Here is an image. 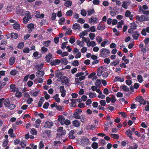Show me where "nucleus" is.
<instances>
[{
	"label": "nucleus",
	"instance_id": "obj_1",
	"mask_svg": "<svg viewBox=\"0 0 149 149\" xmlns=\"http://www.w3.org/2000/svg\"><path fill=\"white\" fill-rule=\"evenodd\" d=\"M100 56L106 57L110 53L109 50L105 48H103L100 51Z\"/></svg>",
	"mask_w": 149,
	"mask_h": 149
},
{
	"label": "nucleus",
	"instance_id": "obj_2",
	"mask_svg": "<svg viewBox=\"0 0 149 149\" xmlns=\"http://www.w3.org/2000/svg\"><path fill=\"white\" fill-rule=\"evenodd\" d=\"M63 127H60L58 128L57 130L58 133L57 135L58 136L60 137L61 136L65 135L66 134L65 130H63Z\"/></svg>",
	"mask_w": 149,
	"mask_h": 149
},
{
	"label": "nucleus",
	"instance_id": "obj_3",
	"mask_svg": "<svg viewBox=\"0 0 149 149\" xmlns=\"http://www.w3.org/2000/svg\"><path fill=\"white\" fill-rule=\"evenodd\" d=\"M136 100L137 101L140 102V105H141L142 104L145 105L146 104L145 101L141 96L140 97H137L136 98Z\"/></svg>",
	"mask_w": 149,
	"mask_h": 149
},
{
	"label": "nucleus",
	"instance_id": "obj_4",
	"mask_svg": "<svg viewBox=\"0 0 149 149\" xmlns=\"http://www.w3.org/2000/svg\"><path fill=\"white\" fill-rule=\"evenodd\" d=\"M105 28V26L104 24V23L101 22L97 26V29L99 30L102 31L104 30Z\"/></svg>",
	"mask_w": 149,
	"mask_h": 149
},
{
	"label": "nucleus",
	"instance_id": "obj_5",
	"mask_svg": "<svg viewBox=\"0 0 149 149\" xmlns=\"http://www.w3.org/2000/svg\"><path fill=\"white\" fill-rule=\"evenodd\" d=\"M53 125V123L51 120H48L45 123L44 127L50 128Z\"/></svg>",
	"mask_w": 149,
	"mask_h": 149
},
{
	"label": "nucleus",
	"instance_id": "obj_6",
	"mask_svg": "<svg viewBox=\"0 0 149 149\" xmlns=\"http://www.w3.org/2000/svg\"><path fill=\"white\" fill-rule=\"evenodd\" d=\"M125 16L126 17H129L130 19L131 20L133 19V15L131 14V12L129 10H127L126 11Z\"/></svg>",
	"mask_w": 149,
	"mask_h": 149
},
{
	"label": "nucleus",
	"instance_id": "obj_7",
	"mask_svg": "<svg viewBox=\"0 0 149 149\" xmlns=\"http://www.w3.org/2000/svg\"><path fill=\"white\" fill-rule=\"evenodd\" d=\"M140 35V33L138 31H134L132 33V37L134 39L137 40Z\"/></svg>",
	"mask_w": 149,
	"mask_h": 149
},
{
	"label": "nucleus",
	"instance_id": "obj_8",
	"mask_svg": "<svg viewBox=\"0 0 149 149\" xmlns=\"http://www.w3.org/2000/svg\"><path fill=\"white\" fill-rule=\"evenodd\" d=\"M89 21L90 23L93 22V24H96L98 22V19L97 17L92 16L89 19Z\"/></svg>",
	"mask_w": 149,
	"mask_h": 149
},
{
	"label": "nucleus",
	"instance_id": "obj_9",
	"mask_svg": "<svg viewBox=\"0 0 149 149\" xmlns=\"http://www.w3.org/2000/svg\"><path fill=\"white\" fill-rule=\"evenodd\" d=\"M81 144L87 145L89 142V140L87 138H84L81 139Z\"/></svg>",
	"mask_w": 149,
	"mask_h": 149
},
{
	"label": "nucleus",
	"instance_id": "obj_10",
	"mask_svg": "<svg viewBox=\"0 0 149 149\" xmlns=\"http://www.w3.org/2000/svg\"><path fill=\"white\" fill-rule=\"evenodd\" d=\"M61 84L63 85L64 84L67 85L69 83V81L68 79V78L66 77H64L62 79V80L61 81Z\"/></svg>",
	"mask_w": 149,
	"mask_h": 149
},
{
	"label": "nucleus",
	"instance_id": "obj_11",
	"mask_svg": "<svg viewBox=\"0 0 149 149\" xmlns=\"http://www.w3.org/2000/svg\"><path fill=\"white\" fill-rule=\"evenodd\" d=\"M104 72V68L102 67H99L97 70V75L99 76H101Z\"/></svg>",
	"mask_w": 149,
	"mask_h": 149
},
{
	"label": "nucleus",
	"instance_id": "obj_12",
	"mask_svg": "<svg viewBox=\"0 0 149 149\" xmlns=\"http://www.w3.org/2000/svg\"><path fill=\"white\" fill-rule=\"evenodd\" d=\"M141 22L148 21L149 20V17L147 15H142L141 16V18L140 19Z\"/></svg>",
	"mask_w": 149,
	"mask_h": 149
},
{
	"label": "nucleus",
	"instance_id": "obj_13",
	"mask_svg": "<svg viewBox=\"0 0 149 149\" xmlns=\"http://www.w3.org/2000/svg\"><path fill=\"white\" fill-rule=\"evenodd\" d=\"M85 78V76H83L79 77V78H76L75 79V82L76 83H80L79 81H81L84 79Z\"/></svg>",
	"mask_w": 149,
	"mask_h": 149
},
{
	"label": "nucleus",
	"instance_id": "obj_14",
	"mask_svg": "<svg viewBox=\"0 0 149 149\" xmlns=\"http://www.w3.org/2000/svg\"><path fill=\"white\" fill-rule=\"evenodd\" d=\"M52 57V54L49 53L46 56V61L47 62L49 63L50 61V59Z\"/></svg>",
	"mask_w": 149,
	"mask_h": 149
},
{
	"label": "nucleus",
	"instance_id": "obj_15",
	"mask_svg": "<svg viewBox=\"0 0 149 149\" xmlns=\"http://www.w3.org/2000/svg\"><path fill=\"white\" fill-rule=\"evenodd\" d=\"M126 134L131 139H132L133 138L132 136V132L130 129H128L126 132Z\"/></svg>",
	"mask_w": 149,
	"mask_h": 149
},
{
	"label": "nucleus",
	"instance_id": "obj_16",
	"mask_svg": "<svg viewBox=\"0 0 149 149\" xmlns=\"http://www.w3.org/2000/svg\"><path fill=\"white\" fill-rule=\"evenodd\" d=\"M72 123L74 126L77 127L79 126L80 124V122L77 120H74L72 122Z\"/></svg>",
	"mask_w": 149,
	"mask_h": 149
},
{
	"label": "nucleus",
	"instance_id": "obj_17",
	"mask_svg": "<svg viewBox=\"0 0 149 149\" xmlns=\"http://www.w3.org/2000/svg\"><path fill=\"white\" fill-rule=\"evenodd\" d=\"M27 28L29 29V33H30L32 31V30L34 28V25L32 24H30L28 25Z\"/></svg>",
	"mask_w": 149,
	"mask_h": 149
},
{
	"label": "nucleus",
	"instance_id": "obj_18",
	"mask_svg": "<svg viewBox=\"0 0 149 149\" xmlns=\"http://www.w3.org/2000/svg\"><path fill=\"white\" fill-rule=\"evenodd\" d=\"M44 74V72L43 70L38 71L36 72V76L39 77L42 76Z\"/></svg>",
	"mask_w": 149,
	"mask_h": 149
},
{
	"label": "nucleus",
	"instance_id": "obj_19",
	"mask_svg": "<svg viewBox=\"0 0 149 149\" xmlns=\"http://www.w3.org/2000/svg\"><path fill=\"white\" fill-rule=\"evenodd\" d=\"M4 104L5 106L6 107H7L10 104V102L9 99L8 98H7L6 99H4Z\"/></svg>",
	"mask_w": 149,
	"mask_h": 149
},
{
	"label": "nucleus",
	"instance_id": "obj_20",
	"mask_svg": "<svg viewBox=\"0 0 149 149\" xmlns=\"http://www.w3.org/2000/svg\"><path fill=\"white\" fill-rule=\"evenodd\" d=\"M74 132L73 130H72L70 132L69 134V137L70 139H74L75 137L73 134H74Z\"/></svg>",
	"mask_w": 149,
	"mask_h": 149
},
{
	"label": "nucleus",
	"instance_id": "obj_21",
	"mask_svg": "<svg viewBox=\"0 0 149 149\" xmlns=\"http://www.w3.org/2000/svg\"><path fill=\"white\" fill-rule=\"evenodd\" d=\"M81 27L79 24L75 23L73 24L72 28L74 30L79 29H80Z\"/></svg>",
	"mask_w": 149,
	"mask_h": 149
},
{
	"label": "nucleus",
	"instance_id": "obj_22",
	"mask_svg": "<svg viewBox=\"0 0 149 149\" xmlns=\"http://www.w3.org/2000/svg\"><path fill=\"white\" fill-rule=\"evenodd\" d=\"M65 118L63 116H59L58 118V120L60 122L61 125H63L64 124V122Z\"/></svg>",
	"mask_w": 149,
	"mask_h": 149
},
{
	"label": "nucleus",
	"instance_id": "obj_23",
	"mask_svg": "<svg viewBox=\"0 0 149 149\" xmlns=\"http://www.w3.org/2000/svg\"><path fill=\"white\" fill-rule=\"evenodd\" d=\"M45 99L43 97H41L40 100L38 103V107H41L42 104L43 103V102L44 101Z\"/></svg>",
	"mask_w": 149,
	"mask_h": 149
},
{
	"label": "nucleus",
	"instance_id": "obj_24",
	"mask_svg": "<svg viewBox=\"0 0 149 149\" xmlns=\"http://www.w3.org/2000/svg\"><path fill=\"white\" fill-rule=\"evenodd\" d=\"M13 28L17 30H19L20 29V25L17 23H15L13 24Z\"/></svg>",
	"mask_w": 149,
	"mask_h": 149
},
{
	"label": "nucleus",
	"instance_id": "obj_25",
	"mask_svg": "<svg viewBox=\"0 0 149 149\" xmlns=\"http://www.w3.org/2000/svg\"><path fill=\"white\" fill-rule=\"evenodd\" d=\"M15 58L14 57H11L9 60V64L10 65H13L15 63Z\"/></svg>",
	"mask_w": 149,
	"mask_h": 149
},
{
	"label": "nucleus",
	"instance_id": "obj_26",
	"mask_svg": "<svg viewBox=\"0 0 149 149\" xmlns=\"http://www.w3.org/2000/svg\"><path fill=\"white\" fill-rule=\"evenodd\" d=\"M41 121L40 119H38L35 121V127L36 128L39 127Z\"/></svg>",
	"mask_w": 149,
	"mask_h": 149
},
{
	"label": "nucleus",
	"instance_id": "obj_27",
	"mask_svg": "<svg viewBox=\"0 0 149 149\" xmlns=\"http://www.w3.org/2000/svg\"><path fill=\"white\" fill-rule=\"evenodd\" d=\"M13 130L12 128L10 129L8 131V133L10 134V136L11 137H13L15 136L14 134H13Z\"/></svg>",
	"mask_w": 149,
	"mask_h": 149
},
{
	"label": "nucleus",
	"instance_id": "obj_28",
	"mask_svg": "<svg viewBox=\"0 0 149 149\" xmlns=\"http://www.w3.org/2000/svg\"><path fill=\"white\" fill-rule=\"evenodd\" d=\"M139 12H141L143 14L148 15L149 14V10H144L142 8H140V10H139Z\"/></svg>",
	"mask_w": 149,
	"mask_h": 149
},
{
	"label": "nucleus",
	"instance_id": "obj_29",
	"mask_svg": "<svg viewBox=\"0 0 149 149\" xmlns=\"http://www.w3.org/2000/svg\"><path fill=\"white\" fill-rule=\"evenodd\" d=\"M51 41L49 40L46 41H43L42 44L44 46L46 47H48Z\"/></svg>",
	"mask_w": 149,
	"mask_h": 149
},
{
	"label": "nucleus",
	"instance_id": "obj_30",
	"mask_svg": "<svg viewBox=\"0 0 149 149\" xmlns=\"http://www.w3.org/2000/svg\"><path fill=\"white\" fill-rule=\"evenodd\" d=\"M58 94H56L53 97V98L56 101L58 102H59L60 101V99L58 97Z\"/></svg>",
	"mask_w": 149,
	"mask_h": 149
},
{
	"label": "nucleus",
	"instance_id": "obj_31",
	"mask_svg": "<svg viewBox=\"0 0 149 149\" xmlns=\"http://www.w3.org/2000/svg\"><path fill=\"white\" fill-rule=\"evenodd\" d=\"M120 88L125 91H129V88L127 86L124 85L121 86Z\"/></svg>",
	"mask_w": 149,
	"mask_h": 149
},
{
	"label": "nucleus",
	"instance_id": "obj_32",
	"mask_svg": "<svg viewBox=\"0 0 149 149\" xmlns=\"http://www.w3.org/2000/svg\"><path fill=\"white\" fill-rule=\"evenodd\" d=\"M79 113H77V112L75 111L73 114V117L74 118L79 119L80 118V116Z\"/></svg>",
	"mask_w": 149,
	"mask_h": 149
},
{
	"label": "nucleus",
	"instance_id": "obj_33",
	"mask_svg": "<svg viewBox=\"0 0 149 149\" xmlns=\"http://www.w3.org/2000/svg\"><path fill=\"white\" fill-rule=\"evenodd\" d=\"M116 79V81H120L123 82L124 81V78H121L119 77H116L115 78L114 80Z\"/></svg>",
	"mask_w": 149,
	"mask_h": 149
},
{
	"label": "nucleus",
	"instance_id": "obj_34",
	"mask_svg": "<svg viewBox=\"0 0 149 149\" xmlns=\"http://www.w3.org/2000/svg\"><path fill=\"white\" fill-rule=\"evenodd\" d=\"M88 95L90 98H93L96 96V94L92 92H90L88 94Z\"/></svg>",
	"mask_w": 149,
	"mask_h": 149
},
{
	"label": "nucleus",
	"instance_id": "obj_35",
	"mask_svg": "<svg viewBox=\"0 0 149 149\" xmlns=\"http://www.w3.org/2000/svg\"><path fill=\"white\" fill-rule=\"evenodd\" d=\"M61 63H63L64 65H66L67 64L68 61L67 59L65 58H63L61 59Z\"/></svg>",
	"mask_w": 149,
	"mask_h": 149
},
{
	"label": "nucleus",
	"instance_id": "obj_36",
	"mask_svg": "<svg viewBox=\"0 0 149 149\" xmlns=\"http://www.w3.org/2000/svg\"><path fill=\"white\" fill-rule=\"evenodd\" d=\"M130 27L134 30L136 29L137 25L134 23L132 22L130 24Z\"/></svg>",
	"mask_w": 149,
	"mask_h": 149
},
{
	"label": "nucleus",
	"instance_id": "obj_37",
	"mask_svg": "<svg viewBox=\"0 0 149 149\" xmlns=\"http://www.w3.org/2000/svg\"><path fill=\"white\" fill-rule=\"evenodd\" d=\"M18 35L17 34L15 33H13L11 34V38H13L14 39H16L17 38Z\"/></svg>",
	"mask_w": 149,
	"mask_h": 149
},
{
	"label": "nucleus",
	"instance_id": "obj_38",
	"mask_svg": "<svg viewBox=\"0 0 149 149\" xmlns=\"http://www.w3.org/2000/svg\"><path fill=\"white\" fill-rule=\"evenodd\" d=\"M111 136L113 139H117L119 138V136L118 134H110Z\"/></svg>",
	"mask_w": 149,
	"mask_h": 149
},
{
	"label": "nucleus",
	"instance_id": "obj_39",
	"mask_svg": "<svg viewBox=\"0 0 149 149\" xmlns=\"http://www.w3.org/2000/svg\"><path fill=\"white\" fill-rule=\"evenodd\" d=\"M72 2L70 1H67L65 2V5L67 7L71 6L72 4Z\"/></svg>",
	"mask_w": 149,
	"mask_h": 149
},
{
	"label": "nucleus",
	"instance_id": "obj_40",
	"mask_svg": "<svg viewBox=\"0 0 149 149\" xmlns=\"http://www.w3.org/2000/svg\"><path fill=\"white\" fill-rule=\"evenodd\" d=\"M76 43L77 45H79L80 47H82L84 46V45L82 44L84 43V42L83 41L81 42L79 40H77L76 42Z\"/></svg>",
	"mask_w": 149,
	"mask_h": 149
},
{
	"label": "nucleus",
	"instance_id": "obj_41",
	"mask_svg": "<svg viewBox=\"0 0 149 149\" xmlns=\"http://www.w3.org/2000/svg\"><path fill=\"white\" fill-rule=\"evenodd\" d=\"M137 79L140 83L142 82L143 81V79L141 75L139 74L138 75Z\"/></svg>",
	"mask_w": 149,
	"mask_h": 149
},
{
	"label": "nucleus",
	"instance_id": "obj_42",
	"mask_svg": "<svg viewBox=\"0 0 149 149\" xmlns=\"http://www.w3.org/2000/svg\"><path fill=\"white\" fill-rule=\"evenodd\" d=\"M24 46V43L23 42H21L18 43L17 45V47L19 49L22 48Z\"/></svg>",
	"mask_w": 149,
	"mask_h": 149
},
{
	"label": "nucleus",
	"instance_id": "obj_43",
	"mask_svg": "<svg viewBox=\"0 0 149 149\" xmlns=\"http://www.w3.org/2000/svg\"><path fill=\"white\" fill-rule=\"evenodd\" d=\"M92 147L94 149H96L98 148V144L96 142H93L92 144Z\"/></svg>",
	"mask_w": 149,
	"mask_h": 149
},
{
	"label": "nucleus",
	"instance_id": "obj_44",
	"mask_svg": "<svg viewBox=\"0 0 149 149\" xmlns=\"http://www.w3.org/2000/svg\"><path fill=\"white\" fill-rule=\"evenodd\" d=\"M72 11L71 10H70L66 12V14L68 16H72Z\"/></svg>",
	"mask_w": 149,
	"mask_h": 149
},
{
	"label": "nucleus",
	"instance_id": "obj_45",
	"mask_svg": "<svg viewBox=\"0 0 149 149\" xmlns=\"http://www.w3.org/2000/svg\"><path fill=\"white\" fill-rule=\"evenodd\" d=\"M15 107V105L13 104H10L7 107V108H9V109L12 110L14 109Z\"/></svg>",
	"mask_w": 149,
	"mask_h": 149
},
{
	"label": "nucleus",
	"instance_id": "obj_46",
	"mask_svg": "<svg viewBox=\"0 0 149 149\" xmlns=\"http://www.w3.org/2000/svg\"><path fill=\"white\" fill-rule=\"evenodd\" d=\"M101 84V81L100 79H97L95 84V85L97 87L99 86Z\"/></svg>",
	"mask_w": 149,
	"mask_h": 149
},
{
	"label": "nucleus",
	"instance_id": "obj_47",
	"mask_svg": "<svg viewBox=\"0 0 149 149\" xmlns=\"http://www.w3.org/2000/svg\"><path fill=\"white\" fill-rule=\"evenodd\" d=\"M56 108L58 111H63L64 109L63 106H60L59 105H57V104L56 105Z\"/></svg>",
	"mask_w": 149,
	"mask_h": 149
},
{
	"label": "nucleus",
	"instance_id": "obj_48",
	"mask_svg": "<svg viewBox=\"0 0 149 149\" xmlns=\"http://www.w3.org/2000/svg\"><path fill=\"white\" fill-rule=\"evenodd\" d=\"M41 50L42 51V53L44 54L48 50L47 49L45 46H43L41 47Z\"/></svg>",
	"mask_w": 149,
	"mask_h": 149
},
{
	"label": "nucleus",
	"instance_id": "obj_49",
	"mask_svg": "<svg viewBox=\"0 0 149 149\" xmlns=\"http://www.w3.org/2000/svg\"><path fill=\"white\" fill-rule=\"evenodd\" d=\"M120 63V61H115L113 62H111V65H113L115 66L117 65Z\"/></svg>",
	"mask_w": 149,
	"mask_h": 149
},
{
	"label": "nucleus",
	"instance_id": "obj_50",
	"mask_svg": "<svg viewBox=\"0 0 149 149\" xmlns=\"http://www.w3.org/2000/svg\"><path fill=\"white\" fill-rule=\"evenodd\" d=\"M43 67V64H41L40 65H38L36 66V68L37 69V70L38 71H40L41 70Z\"/></svg>",
	"mask_w": 149,
	"mask_h": 149
},
{
	"label": "nucleus",
	"instance_id": "obj_51",
	"mask_svg": "<svg viewBox=\"0 0 149 149\" xmlns=\"http://www.w3.org/2000/svg\"><path fill=\"white\" fill-rule=\"evenodd\" d=\"M81 121L83 123L85 122L86 120V117L84 115H81V116H80V118H79Z\"/></svg>",
	"mask_w": 149,
	"mask_h": 149
},
{
	"label": "nucleus",
	"instance_id": "obj_52",
	"mask_svg": "<svg viewBox=\"0 0 149 149\" xmlns=\"http://www.w3.org/2000/svg\"><path fill=\"white\" fill-rule=\"evenodd\" d=\"M35 80L36 82H37L38 83H41L43 81V79L42 78H40L39 77L36 79Z\"/></svg>",
	"mask_w": 149,
	"mask_h": 149
},
{
	"label": "nucleus",
	"instance_id": "obj_53",
	"mask_svg": "<svg viewBox=\"0 0 149 149\" xmlns=\"http://www.w3.org/2000/svg\"><path fill=\"white\" fill-rule=\"evenodd\" d=\"M88 34L87 32H86V31H83L79 35V36L81 38L82 37H83L85 35H87Z\"/></svg>",
	"mask_w": 149,
	"mask_h": 149
},
{
	"label": "nucleus",
	"instance_id": "obj_54",
	"mask_svg": "<svg viewBox=\"0 0 149 149\" xmlns=\"http://www.w3.org/2000/svg\"><path fill=\"white\" fill-rule=\"evenodd\" d=\"M29 19L30 18L25 16L23 19V23L24 24H26L29 20Z\"/></svg>",
	"mask_w": 149,
	"mask_h": 149
},
{
	"label": "nucleus",
	"instance_id": "obj_55",
	"mask_svg": "<svg viewBox=\"0 0 149 149\" xmlns=\"http://www.w3.org/2000/svg\"><path fill=\"white\" fill-rule=\"evenodd\" d=\"M65 21V19L63 17H62L60 19L58 22V23L60 25H62Z\"/></svg>",
	"mask_w": 149,
	"mask_h": 149
},
{
	"label": "nucleus",
	"instance_id": "obj_56",
	"mask_svg": "<svg viewBox=\"0 0 149 149\" xmlns=\"http://www.w3.org/2000/svg\"><path fill=\"white\" fill-rule=\"evenodd\" d=\"M110 99L111 102L113 103H115L116 100L115 96L113 95H112L110 98Z\"/></svg>",
	"mask_w": 149,
	"mask_h": 149
},
{
	"label": "nucleus",
	"instance_id": "obj_57",
	"mask_svg": "<svg viewBox=\"0 0 149 149\" xmlns=\"http://www.w3.org/2000/svg\"><path fill=\"white\" fill-rule=\"evenodd\" d=\"M142 8V9L147 10L148 9V7L146 5H144L142 6V7L141 6H139V10H140V8Z\"/></svg>",
	"mask_w": 149,
	"mask_h": 149
},
{
	"label": "nucleus",
	"instance_id": "obj_58",
	"mask_svg": "<svg viewBox=\"0 0 149 149\" xmlns=\"http://www.w3.org/2000/svg\"><path fill=\"white\" fill-rule=\"evenodd\" d=\"M94 9H92L91 10H88V15H91L94 12Z\"/></svg>",
	"mask_w": 149,
	"mask_h": 149
},
{
	"label": "nucleus",
	"instance_id": "obj_59",
	"mask_svg": "<svg viewBox=\"0 0 149 149\" xmlns=\"http://www.w3.org/2000/svg\"><path fill=\"white\" fill-rule=\"evenodd\" d=\"M20 145L22 148H24L26 147V144L25 142L24 141H22L21 142H20Z\"/></svg>",
	"mask_w": 149,
	"mask_h": 149
},
{
	"label": "nucleus",
	"instance_id": "obj_60",
	"mask_svg": "<svg viewBox=\"0 0 149 149\" xmlns=\"http://www.w3.org/2000/svg\"><path fill=\"white\" fill-rule=\"evenodd\" d=\"M68 43V42H66L62 43L61 45V48L62 49H64L66 47V45Z\"/></svg>",
	"mask_w": 149,
	"mask_h": 149
},
{
	"label": "nucleus",
	"instance_id": "obj_61",
	"mask_svg": "<svg viewBox=\"0 0 149 149\" xmlns=\"http://www.w3.org/2000/svg\"><path fill=\"white\" fill-rule=\"evenodd\" d=\"M30 132L31 133L33 134L36 135L37 134V132L35 129H32Z\"/></svg>",
	"mask_w": 149,
	"mask_h": 149
},
{
	"label": "nucleus",
	"instance_id": "obj_62",
	"mask_svg": "<svg viewBox=\"0 0 149 149\" xmlns=\"http://www.w3.org/2000/svg\"><path fill=\"white\" fill-rule=\"evenodd\" d=\"M72 32V31L71 29H70L68 28L67 29V31H66V33H65V35H66L67 34H68L69 35H70L71 34Z\"/></svg>",
	"mask_w": 149,
	"mask_h": 149
},
{
	"label": "nucleus",
	"instance_id": "obj_63",
	"mask_svg": "<svg viewBox=\"0 0 149 149\" xmlns=\"http://www.w3.org/2000/svg\"><path fill=\"white\" fill-rule=\"evenodd\" d=\"M17 72L16 70H13L11 71L10 74L14 76L16 75L17 74Z\"/></svg>",
	"mask_w": 149,
	"mask_h": 149
},
{
	"label": "nucleus",
	"instance_id": "obj_64",
	"mask_svg": "<svg viewBox=\"0 0 149 149\" xmlns=\"http://www.w3.org/2000/svg\"><path fill=\"white\" fill-rule=\"evenodd\" d=\"M96 40L97 42L99 43L102 41V38L99 36H97L96 37Z\"/></svg>",
	"mask_w": 149,
	"mask_h": 149
}]
</instances>
